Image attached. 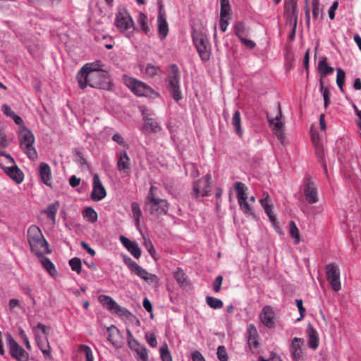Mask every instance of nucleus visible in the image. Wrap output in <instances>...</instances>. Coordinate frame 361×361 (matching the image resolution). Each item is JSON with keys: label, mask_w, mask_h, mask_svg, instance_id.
Here are the masks:
<instances>
[{"label": "nucleus", "mask_w": 361, "mask_h": 361, "mask_svg": "<svg viewBox=\"0 0 361 361\" xmlns=\"http://www.w3.org/2000/svg\"><path fill=\"white\" fill-rule=\"evenodd\" d=\"M131 209L135 219V225L139 226L140 218L142 216V211L140 209L139 204L136 202H132Z\"/></svg>", "instance_id": "37998d69"}, {"label": "nucleus", "mask_w": 361, "mask_h": 361, "mask_svg": "<svg viewBox=\"0 0 361 361\" xmlns=\"http://www.w3.org/2000/svg\"><path fill=\"white\" fill-rule=\"evenodd\" d=\"M145 73L148 77L152 78L160 73L161 69L159 66L149 63L146 65Z\"/></svg>", "instance_id": "a18cd8bd"}, {"label": "nucleus", "mask_w": 361, "mask_h": 361, "mask_svg": "<svg viewBox=\"0 0 361 361\" xmlns=\"http://www.w3.org/2000/svg\"><path fill=\"white\" fill-rule=\"evenodd\" d=\"M320 90L322 92L324 101V107L326 108L330 103V91L327 87H325L324 85V82L321 79L319 80Z\"/></svg>", "instance_id": "09e8293b"}, {"label": "nucleus", "mask_w": 361, "mask_h": 361, "mask_svg": "<svg viewBox=\"0 0 361 361\" xmlns=\"http://www.w3.org/2000/svg\"><path fill=\"white\" fill-rule=\"evenodd\" d=\"M103 65L100 61H96L94 63H86L84 65L78 74L89 75L92 72H100L102 70V67Z\"/></svg>", "instance_id": "393cba45"}, {"label": "nucleus", "mask_w": 361, "mask_h": 361, "mask_svg": "<svg viewBox=\"0 0 361 361\" xmlns=\"http://www.w3.org/2000/svg\"><path fill=\"white\" fill-rule=\"evenodd\" d=\"M145 339L147 343L152 348H155L157 345V341L154 334L153 333H146L145 334Z\"/></svg>", "instance_id": "052dcab7"}, {"label": "nucleus", "mask_w": 361, "mask_h": 361, "mask_svg": "<svg viewBox=\"0 0 361 361\" xmlns=\"http://www.w3.org/2000/svg\"><path fill=\"white\" fill-rule=\"evenodd\" d=\"M222 281H223L222 276L219 275V276H216V278L215 279V280L213 283V289H214V292L218 293L220 291Z\"/></svg>", "instance_id": "0e129e2a"}, {"label": "nucleus", "mask_w": 361, "mask_h": 361, "mask_svg": "<svg viewBox=\"0 0 361 361\" xmlns=\"http://www.w3.org/2000/svg\"><path fill=\"white\" fill-rule=\"evenodd\" d=\"M155 187L152 185L146 197L145 205L149 207L151 214H166L169 209V203L166 200L156 196L154 192Z\"/></svg>", "instance_id": "7ed1b4c3"}, {"label": "nucleus", "mask_w": 361, "mask_h": 361, "mask_svg": "<svg viewBox=\"0 0 361 361\" xmlns=\"http://www.w3.org/2000/svg\"><path fill=\"white\" fill-rule=\"evenodd\" d=\"M159 353L162 361H172V357L166 343L160 348Z\"/></svg>", "instance_id": "8fccbe9b"}, {"label": "nucleus", "mask_w": 361, "mask_h": 361, "mask_svg": "<svg viewBox=\"0 0 361 361\" xmlns=\"http://www.w3.org/2000/svg\"><path fill=\"white\" fill-rule=\"evenodd\" d=\"M192 38L201 59L207 61L210 58V46L206 35L202 31L193 29Z\"/></svg>", "instance_id": "39448f33"}, {"label": "nucleus", "mask_w": 361, "mask_h": 361, "mask_svg": "<svg viewBox=\"0 0 361 361\" xmlns=\"http://www.w3.org/2000/svg\"><path fill=\"white\" fill-rule=\"evenodd\" d=\"M206 302L207 304L212 309H221L224 303L223 302L216 298H214L212 296H207L206 297Z\"/></svg>", "instance_id": "c03bdc74"}, {"label": "nucleus", "mask_w": 361, "mask_h": 361, "mask_svg": "<svg viewBox=\"0 0 361 361\" xmlns=\"http://www.w3.org/2000/svg\"><path fill=\"white\" fill-rule=\"evenodd\" d=\"M234 188L236 192V196L238 202L245 201V199H247V195L246 193L247 188L244 183L241 182H236L234 185Z\"/></svg>", "instance_id": "473e14b6"}, {"label": "nucleus", "mask_w": 361, "mask_h": 361, "mask_svg": "<svg viewBox=\"0 0 361 361\" xmlns=\"http://www.w3.org/2000/svg\"><path fill=\"white\" fill-rule=\"evenodd\" d=\"M267 117L269 125L271 126L274 133L278 137L279 140H283V133L282 122L279 120L278 116H276L275 118H270L269 114H267Z\"/></svg>", "instance_id": "5701e85b"}, {"label": "nucleus", "mask_w": 361, "mask_h": 361, "mask_svg": "<svg viewBox=\"0 0 361 361\" xmlns=\"http://www.w3.org/2000/svg\"><path fill=\"white\" fill-rule=\"evenodd\" d=\"M284 57L286 59V69L287 71H289L292 68V62L293 61V54L290 44H288L285 49Z\"/></svg>", "instance_id": "58836bf2"}, {"label": "nucleus", "mask_w": 361, "mask_h": 361, "mask_svg": "<svg viewBox=\"0 0 361 361\" xmlns=\"http://www.w3.org/2000/svg\"><path fill=\"white\" fill-rule=\"evenodd\" d=\"M120 240L123 245L128 250V252L136 259H139L141 256V250L137 243L135 241H131L123 235L120 236Z\"/></svg>", "instance_id": "6ab92c4d"}, {"label": "nucleus", "mask_w": 361, "mask_h": 361, "mask_svg": "<svg viewBox=\"0 0 361 361\" xmlns=\"http://www.w3.org/2000/svg\"><path fill=\"white\" fill-rule=\"evenodd\" d=\"M144 129L151 133H157L161 130L159 124L152 118H146L145 119Z\"/></svg>", "instance_id": "c756f323"}, {"label": "nucleus", "mask_w": 361, "mask_h": 361, "mask_svg": "<svg viewBox=\"0 0 361 361\" xmlns=\"http://www.w3.org/2000/svg\"><path fill=\"white\" fill-rule=\"evenodd\" d=\"M295 304H296V306L298 309V312L300 314V317L297 319V321H300L303 319V317H305V312H306V310L305 308L303 307V302L301 299H297L295 300Z\"/></svg>", "instance_id": "13d9d810"}, {"label": "nucleus", "mask_w": 361, "mask_h": 361, "mask_svg": "<svg viewBox=\"0 0 361 361\" xmlns=\"http://www.w3.org/2000/svg\"><path fill=\"white\" fill-rule=\"evenodd\" d=\"M45 252H41V255H37L36 256L39 258V262L44 269L51 276H54L57 274V271L55 265L51 260L45 257L44 255Z\"/></svg>", "instance_id": "4be33fe9"}, {"label": "nucleus", "mask_w": 361, "mask_h": 361, "mask_svg": "<svg viewBox=\"0 0 361 361\" xmlns=\"http://www.w3.org/2000/svg\"><path fill=\"white\" fill-rule=\"evenodd\" d=\"M110 311L120 317L128 319L130 317L133 316L132 313L127 310L126 307L120 306L117 302L111 307Z\"/></svg>", "instance_id": "72a5a7b5"}, {"label": "nucleus", "mask_w": 361, "mask_h": 361, "mask_svg": "<svg viewBox=\"0 0 361 361\" xmlns=\"http://www.w3.org/2000/svg\"><path fill=\"white\" fill-rule=\"evenodd\" d=\"M99 300L100 302L106 305L109 310L111 309L112 307H114V305L116 302L114 300H113L111 297L105 295H99Z\"/></svg>", "instance_id": "3c124183"}, {"label": "nucleus", "mask_w": 361, "mask_h": 361, "mask_svg": "<svg viewBox=\"0 0 361 361\" xmlns=\"http://www.w3.org/2000/svg\"><path fill=\"white\" fill-rule=\"evenodd\" d=\"M135 351L142 361L148 360L147 350L144 345H141L140 346H138Z\"/></svg>", "instance_id": "6e6d98bb"}, {"label": "nucleus", "mask_w": 361, "mask_h": 361, "mask_svg": "<svg viewBox=\"0 0 361 361\" xmlns=\"http://www.w3.org/2000/svg\"><path fill=\"white\" fill-rule=\"evenodd\" d=\"M247 200V199H245V201L238 202L240 208L246 215L251 216L252 217L255 218L256 216L253 212L251 207L248 204Z\"/></svg>", "instance_id": "de8ad7c7"}, {"label": "nucleus", "mask_w": 361, "mask_h": 361, "mask_svg": "<svg viewBox=\"0 0 361 361\" xmlns=\"http://www.w3.org/2000/svg\"><path fill=\"white\" fill-rule=\"evenodd\" d=\"M27 241L30 252L35 255H41L42 252H45L46 254L51 253V250L49 248V243L44 238L38 226L32 225L28 228Z\"/></svg>", "instance_id": "f03ea898"}, {"label": "nucleus", "mask_w": 361, "mask_h": 361, "mask_svg": "<svg viewBox=\"0 0 361 361\" xmlns=\"http://www.w3.org/2000/svg\"><path fill=\"white\" fill-rule=\"evenodd\" d=\"M221 11L220 15L223 17L225 16H229L231 8L229 0H220Z\"/></svg>", "instance_id": "864d4df0"}, {"label": "nucleus", "mask_w": 361, "mask_h": 361, "mask_svg": "<svg viewBox=\"0 0 361 361\" xmlns=\"http://www.w3.org/2000/svg\"><path fill=\"white\" fill-rule=\"evenodd\" d=\"M59 206V202L50 204L44 212L47 215L48 218L51 219L54 223L55 222L56 214L57 213Z\"/></svg>", "instance_id": "4c0bfd02"}, {"label": "nucleus", "mask_w": 361, "mask_h": 361, "mask_svg": "<svg viewBox=\"0 0 361 361\" xmlns=\"http://www.w3.org/2000/svg\"><path fill=\"white\" fill-rule=\"evenodd\" d=\"M191 358L192 361H206L202 353L198 350L192 353Z\"/></svg>", "instance_id": "774afa93"}, {"label": "nucleus", "mask_w": 361, "mask_h": 361, "mask_svg": "<svg viewBox=\"0 0 361 361\" xmlns=\"http://www.w3.org/2000/svg\"><path fill=\"white\" fill-rule=\"evenodd\" d=\"M304 340L295 338V361H302L304 359L305 353L300 348V345H304Z\"/></svg>", "instance_id": "c9c22d12"}, {"label": "nucleus", "mask_w": 361, "mask_h": 361, "mask_svg": "<svg viewBox=\"0 0 361 361\" xmlns=\"http://www.w3.org/2000/svg\"><path fill=\"white\" fill-rule=\"evenodd\" d=\"M217 357L220 361H227L228 355L226 348L224 345H220L217 348Z\"/></svg>", "instance_id": "bf43d9fd"}, {"label": "nucleus", "mask_w": 361, "mask_h": 361, "mask_svg": "<svg viewBox=\"0 0 361 361\" xmlns=\"http://www.w3.org/2000/svg\"><path fill=\"white\" fill-rule=\"evenodd\" d=\"M4 171L16 183L19 184L23 181L24 174L16 164L4 167Z\"/></svg>", "instance_id": "aec40b11"}, {"label": "nucleus", "mask_w": 361, "mask_h": 361, "mask_svg": "<svg viewBox=\"0 0 361 361\" xmlns=\"http://www.w3.org/2000/svg\"><path fill=\"white\" fill-rule=\"evenodd\" d=\"M231 123L234 128L235 133L240 137H242L243 134V130L241 128V118H240V113L239 111H235V113L233 114V117H232Z\"/></svg>", "instance_id": "c85d7f7f"}, {"label": "nucleus", "mask_w": 361, "mask_h": 361, "mask_svg": "<svg viewBox=\"0 0 361 361\" xmlns=\"http://www.w3.org/2000/svg\"><path fill=\"white\" fill-rule=\"evenodd\" d=\"M68 264H69L72 271H75L78 274H80L81 273L82 264H81V260L80 258L73 257L69 260Z\"/></svg>", "instance_id": "49530a36"}, {"label": "nucleus", "mask_w": 361, "mask_h": 361, "mask_svg": "<svg viewBox=\"0 0 361 361\" xmlns=\"http://www.w3.org/2000/svg\"><path fill=\"white\" fill-rule=\"evenodd\" d=\"M284 17L286 19V23H289L290 25L288 38L290 41H292L293 39V26L292 25L293 18V0H288L285 2Z\"/></svg>", "instance_id": "a211bd4d"}, {"label": "nucleus", "mask_w": 361, "mask_h": 361, "mask_svg": "<svg viewBox=\"0 0 361 361\" xmlns=\"http://www.w3.org/2000/svg\"><path fill=\"white\" fill-rule=\"evenodd\" d=\"M260 203L266 214L269 216L270 221L273 224V225H275L276 222V218L272 212L271 206L269 204L268 195L265 198L261 199Z\"/></svg>", "instance_id": "7c9ffc66"}, {"label": "nucleus", "mask_w": 361, "mask_h": 361, "mask_svg": "<svg viewBox=\"0 0 361 361\" xmlns=\"http://www.w3.org/2000/svg\"><path fill=\"white\" fill-rule=\"evenodd\" d=\"M307 334L309 337L307 342L308 346L313 350H316L319 346V336L317 331L311 324L308 326Z\"/></svg>", "instance_id": "b1692460"}, {"label": "nucleus", "mask_w": 361, "mask_h": 361, "mask_svg": "<svg viewBox=\"0 0 361 361\" xmlns=\"http://www.w3.org/2000/svg\"><path fill=\"white\" fill-rule=\"evenodd\" d=\"M144 246L146 247L150 255L154 258L155 250L151 240L145 239Z\"/></svg>", "instance_id": "69168bd1"}, {"label": "nucleus", "mask_w": 361, "mask_h": 361, "mask_svg": "<svg viewBox=\"0 0 361 361\" xmlns=\"http://www.w3.org/2000/svg\"><path fill=\"white\" fill-rule=\"evenodd\" d=\"M36 340L37 345L39 348L41 350L44 357L49 358V360H53V357L51 353V348L47 338H45V341H41L39 337L37 336Z\"/></svg>", "instance_id": "bb28decb"}, {"label": "nucleus", "mask_w": 361, "mask_h": 361, "mask_svg": "<svg viewBox=\"0 0 361 361\" xmlns=\"http://www.w3.org/2000/svg\"><path fill=\"white\" fill-rule=\"evenodd\" d=\"M76 78L82 90L87 86L102 90L111 88V80L109 73L105 71L92 72L89 75L77 74Z\"/></svg>", "instance_id": "f257e3e1"}, {"label": "nucleus", "mask_w": 361, "mask_h": 361, "mask_svg": "<svg viewBox=\"0 0 361 361\" xmlns=\"http://www.w3.org/2000/svg\"><path fill=\"white\" fill-rule=\"evenodd\" d=\"M212 176L207 173L202 178L194 181L191 195L195 199H198L200 196L207 197L210 192V181Z\"/></svg>", "instance_id": "1a4fd4ad"}, {"label": "nucleus", "mask_w": 361, "mask_h": 361, "mask_svg": "<svg viewBox=\"0 0 361 361\" xmlns=\"http://www.w3.org/2000/svg\"><path fill=\"white\" fill-rule=\"evenodd\" d=\"M82 216L85 219H87L91 223L96 222L98 218L97 213L91 207H86L83 210Z\"/></svg>", "instance_id": "ea45409f"}, {"label": "nucleus", "mask_w": 361, "mask_h": 361, "mask_svg": "<svg viewBox=\"0 0 361 361\" xmlns=\"http://www.w3.org/2000/svg\"><path fill=\"white\" fill-rule=\"evenodd\" d=\"M345 78V72L341 68H338L337 69V75H336V83H337L339 89L342 92L343 91Z\"/></svg>", "instance_id": "603ef678"}, {"label": "nucleus", "mask_w": 361, "mask_h": 361, "mask_svg": "<svg viewBox=\"0 0 361 361\" xmlns=\"http://www.w3.org/2000/svg\"><path fill=\"white\" fill-rule=\"evenodd\" d=\"M326 276L331 288L338 292L341 289L340 281V269L336 264L331 263L326 266Z\"/></svg>", "instance_id": "9b49d317"}, {"label": "nucleus", "mask_w": 361, "mask_h": 361, "mask_svg": "<svg viewBox=\"0 0 361 361\" xmlns=\"http://www.w3.org/2000/svg\"><path fill=\"white\" fill-rule=\"evenodd\" d=\"M260 203L266 214L269 216L270 221L273 224V225H275L276 222V218L272 212L271 206L269 204L268 195L265 198L261 199Z\"/></svg>", "instance_id": "2f4dec72"}, {"label": "nucleus", "mask_w": 361, "mask_h": 361, "mask_svg": "<svg viewBox=\"0 0 361 361\" xmlns=\"http://www.w3.org/2000/svg\"><path fill=\"white\" fill-rule=\"evenodd\" d=\"M74 154H75V161L81 166H84L85 165H86L87 162H86V159L84 157L82 153L81 152L80 150L78 149H75L74 150Z\"/></svg>", "instance_id": "5fc2aeb1"}, {"label": "nucleus", "mask_w": 361, "mask_h": 361, "mask_svg": "<svg viewBox=\"0 0 361 361\" xmlns=\"http://www.w3.org/2000/svg\"><path fill=\"white\" fill-rule=\"evenodd\" d=\"M6 342L13 358L17 361H28L29 354L16 342L10 333L6 334Z\"/></svg>", "instance_id": "0eeeda50"}, {"label": "nucleus", "mask_w": 361, "mask_h": 361, "mask_svg": "<svg viewBox=\"0 0 361 361\" xmlns=\"http://www.w3.org/2000/svg\"><path fill=\"white\" fill-rule=\"evenodd\" d=\"M137 23L140 26L142 31L144 33L147 34L149 31V27L147 25V17L144 13H139Z\"/></svg>", "instance_id": "79ce46f5"}, {"label": "nucleus", "mask_w": 361, "mask_h": 361, "mask_svg": "<svg viewBox=\"0 0 361 361\" xmlns=\"http://www.w3.org/2000/svg\"><path fill=\"white\" fill-rule=\"evenodd\" d=\"M171 73L168 77L169 87L171 92L173 99L178 102L182 99L181 92L180 90V75L178 66L176 64L171 65Z\"/></svg>", "instance_id": "9d476101"}, {"label": "nucleus", "mask_w": 361, "mask_h": 361, "mask_svg": "<svg viewBox=\"0 0 361 361\" xmlns=\"http://www.w3.org/2000/svg\"><path fill=\"white\" fill-rule=\"evenodd\" d=\"M1 111L4 113V114L8 117L12 118L15 115V112L12 111L11 107L6 104H4L1 106Z\"/></svg>", "instance_id": "338daca9"}, {"label": "nucleus", "mask_w": 361, "mask_h": 361, "mask_svg": "<svg viewBox=\"0 0 361 361\" xmlns=\"http://www.w3.org/2000/svg\"><path fill=\"white\" fill-rule=\"evenodd\" d=\"M106 195V189L102 185L98 173H94L93 176V188L90 195L91 199L94 201H100Z\"/></svg>", "instance_id": "2eb2a0df"}, {"label": "nucleus", "mask_w": 361, "mask_h": 361, "mask_svg": "<svg viewBox=\"0 0 361 361\" xmlns=\"http://www.w3.org/2000/svg\"><path fill=\"white\" fill-rule=\"evenodd\" d=\"M318 70L322 77H326L334 72V68L327 64V59L326 57L319 61Z\"/></svg>", "instance_id": "f704fd0d"}, {"label": "nucleus", "mask_w": 361, "mask_h": 361, "mask_svg": "<svg viewBox=\"0 0 361 361\" xmlns=\"http://www.w3.org/2000/svg\"><path fill=\"white\" fill-rule=\"evenodd\" d=\"M259 318L262 323L268 328L274 327L275 313L270 305H266L262 310Z\"/></svg>", "instance_id": "dca6fc26"}, {"label": "nucleus", "mask_w": 361, "mask_h": 361, "mask_svg": "<svg viewBox=\"0 0 361 361\" xmlns=\"http://www.w3.org/2000/svg\"><path fill=\"white\" fill-rule=\"evenodd\" d=\"M18 137L20 148L30 159H36L37 154L33 146L35 137L32 133L25 126H23L20 129Z\"/></svg>", "instance_id": "20e7f679"}, {"label": "nucleus", "mask_w": 361, "mask_h": 361, "mask_svg": "<svg viewBox=\"0 0 361 361\" xmlns=\"http://www.w3.org/2000/svg\"><path fill=\"white\" fill-rule=\"evenodd\" d=\"M16 164L13 158L4 152H0V166L4 170V167L11 166Z\"/></svg>", "instance_id": "e433bc0d"}, {"label": "nucleus", "mask_w": 361, "mask_h": 361, "mask_svg": "<svg viewBox=\"0 0 361 361\" xmlns=\"http://www.w3.org/2000/svg\"><path fill=\"white\" fill-rule=\"evenodd\" d=\"M123 260L131 273L137 275L147 283H152L158 281V277L155 274L149 273L130 257L128 256H123Z\"/></svg>", "instance_id": "423d86ee"}, {"label": "nucleus", "mask_w": 361, "mask_h": 361, "mask_svg": "<svg viewBox=\"0 0 361 361\" xmlns=\"http://www.w3.org/2000/svg\"><path fill=\"white\" fill-rule=\"evenodd\" d=\"M158 35L161 40L164 39L169 33V25L166 21V13L164 10V6L161 4L159 8L157 16Z\"/></svg>", "instance_id": "4468645a"}, {"label": "nucleus", "mask_w": 361, "mask_h": 361, "mask_svg": "<svg viewBox=\"0 0 361 361\" xmlns=\"http://www.w3.org/2000/svg\"><path fill=\"white\" fill-rule=\"evenodd\" d=\"M248 336V344L250 347L257 348L259 343L257 341V331L254 324H250L247 329Z\"/></svg>", "instance_id": "cd10ccee"}, {"label": "nucleus", "mask_w": 361, "mask_h": 361, "mask_svg": "<svg viewBox=\"0 0 361 361\" xmlns=\"http://www.w3.org/2000/svg\"><path fill=\"white\" fill-rule=\"evenodd\" d=\"M173 276L181 288H185L189 285L188 276L181 268H177L173 272Z\"/></svg>", "instance_id": "a878e982"}, {"label": "nucleus", "mask_w": 361, "mask_h": 361, "mask_svg": "<svg viewBox=\"0 0 361 361\" xmlns=\"http://www.w3.org/2000/svg\"><path fill=\"white\" fill-rule=\"evenodd\" d=\"M18 334H19V336L20 337L23 343L25 344L26 348H27L28 350H30L31 346L30 344V341H29V339H28L25 331L22 329H19Z\"/></svg>", "instance_id": "680f3d73"}, {"label": "nucleus", "mask_w": 361, "mask_h": 361, "mask_svg": "<svg viewBox=\"0 0 361 361\" xmlns=\"http://www.w3.org/2000/svg\"><path fill=\"white\" fill-rule=\"evenodd\" d=\"M235 35L240 39L248 35L245 25L243 22H238L234 27Z\"/></svg>", "instance_id": "a19ab883"}, {"label": "nucleus", "mask_w": 361, "mask_h": 361, "mask_svg": "<svg viewBox=\"0 0 361 361\" xmlns=\"http://www.w3.org/2000/svg\"><path fill=\"white\" fill-rule=\"evenodd\" d=\"M114 24L121 31L133 27V19L125 8L120 9L116 13Z\"/></svg>", "instance_id": "ddd939ff"}, {"label": "nucleus", "mask_w": 361, "mask_h": 361, "mask_svg": "<svg viewBox=\"0 0 361 361\" xmlns=\"http://www.w3.org/2000/svg\"><path fill=\"white\" fill-rule=\"evenodd\" d=\"M118 170L121 172L127 173L130 169V159L125 150H122L118 154L117 161Z\"/></svg>", "instance_id": "412c9836"}, {"label": "nucleus", "mask_w": 361, "mask_h": 361, "mask_svg": "<svg viewBox=\"0 0 361 361\" xmlns=\"http://www.w3.org/2000/svg\"><path fill=\"white\" fill-rule=\"evenodd\" d=\"M312 15H313V17L315 19L322 18L323 13H322V10L319 8V1H316V2L315 1H312Z\"/></svg>", "instance_id": "4d7b16f0"}, {"label": "nucleus", "mask_w": 361, "mask_h": 361, "mask_svg": "<svg viewBox=\"0 0 361 361\" xmlns=\"http://www.w3.org/2000/svg\"><path fill=\"white\" fill-rule=\"evenodd\" d=\"M128 86L138 97L155 98L159 95L150 86L134 78L129 80Z\"/></svg>", "instance_id": "6e6552de"}, {"label": "nucleus", "mask_w": 361, "mask_h": 361, "mask_svg": "<svg viewBox=\"0 0 361 361\" xmlns=\"http://www.w3.org/2000/svg\"><path fill=\"white\" fill-rule=\"evenodd\" d=\"M38 174L42 183L52 188L51 171L49 165L45 162H41L39 165Z\"/></svg>", "instance_id": "f3484780"}, {"label": "nucleus", "mask_w": 361, "mask_h": 361, "mask_svg": "<svg viewBox=\"0 0 361 361\" xmlns=\"http://www.w3.org/2000/svg\"><path fill=\"white\" fill-rule=\"evenodd\" d=\"M106 331L109 332V335H108V337H107V340L114 345H116V343L115 341H114V338H113V334H112V331H116L117 333H119V330L116 328V326L114 325H111V326H109L106 328Z\"/></svg>", "instance_id": "e2e57ef3"}, {"label": "nucleus", "mask_w": 361, "mask_h": 361, "mask_svg": "<svg viewBox=\"0 0 361 361\" xmlns=\"http://www.w3.org/2000/svg\"><path fill=\"white\" fill-rule=\"evenodd\" d=\"M304 196L305 200L310 204L319 201L318 191L314 182L310 177H305L303 180Z\"/></svg>", "instance_id": "f8f14e48"}]
</instances>
